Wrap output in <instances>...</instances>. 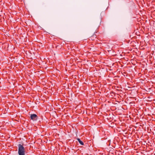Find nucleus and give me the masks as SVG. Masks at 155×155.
<instances>
[{
	"label": "nucleus",
	"instance_id": "obj_1",
	"mask_svg": "<svg viewBox=\"0 0 155 155\" xmlns=\"http://www.w3.org/2000/svg\"><path fill=\"white\" fill-rule=\"evenodd\" d=\"M18 153L19 155H25V149L23 146V145L21 144H19L18 145Z\"/></svg>",
	"mask_w": 155,
	"mask_h": 155
},
{
	"label": "nucleus",
	"instance_id": "obj_2",
	"mask_svg": "<svg viewBox=\"0 0 155 155\" xmlns=\"http://www.w3.org/2000/svg\"><path fill=\"white\" fill-rule=\"evenodd\" d=\"M31 119L33 120H36L37 119L38 116L36 114H33L31 115Z\"/></svg>",
	"mask_w": 155,
	"mask_h": 155
},
{
	"label": "nucleus",
	"instance_id": "obj_3",
	"mask_svg": "<svg viewBox=\"0 0 155 155\" xmlns=\"http://www.w3.org/2000/svg\"><path fill=\"white\" fill-rule=\"evenodd\" d=\"M77 140H78V142H79V143L82 145H84V143L79 138H78L77 139Z\"/></svg>",
	"mask_w": 155,
	"mask_h": 155
},
{
	"label": "nucleus",
	"instance_id": "obj_4",
	"mask_svg": "<svg viewBox=\"0 0 155 155\" xmlns=\"http://www.w3.org/2000/svg\"><path fill=\"white\" fill-rule=\"evenodd\" d=\"M136 135H137V136H138V137L139 138V136L138 135V132H136Z\"/></svg>",
	"mask_w": 155,
	"mask_h": 155
},
{
	"label": "nucleus",
	"instance_id": "obj_5",
	"mask_svg": "<svg viewBox=\"0 0 155 155\" xmlns=\"http://www.w3.org/2000/svg\"><path fill=\"white\" fill-rule=\"evenodd\" d=\"M137 149H136V155H138V154H137V153H138V151H137Z\"/></svg>",
	"mask_w": 155,
	"mask_h": 155
},
{
	"label": "nucleus",
	"instance_id": "obj_6",
	"mask_svg": "<svg viewBox=\"0 0 155 155\" xmlns=\"http://www.w3.org/2000/svg\"><path fill=\"white\" fill-rule=\"evenodd\" d=\"M130 104H133V103L131 102H130Z\"/></svg>",
	"mask_w": 155,
	"mask_h": 155
},
{
	"label": "nucleus",
	"instance_id": "obj_7",
	"mask_svg": "<svg viewBox=\"0 0 155 155\" xmlns=\"http://www.w3.org/2000/svg\"><path fill=\"white\" fill-rule=\"evenodd\" d=\"M136 120V118L135 119V120Z\"/></svg>",
	"mask_w": 155,
	"mask_h": 155
},
{
	"label": "nucleus",
	"instance_id": "obj_8",
	"mask_svg": "<svg viewBox=\"0 0 155 155\" xmlns=\"http://www.w3.org/2000/svg\"><path fill=\"white\" fill-rule=\"evenodd\" d=\"M138 124L136 123V125L137 124Z\"/></svg>",
	"mask_w": 155,
	"mask_h": 155
}]
</instances>
